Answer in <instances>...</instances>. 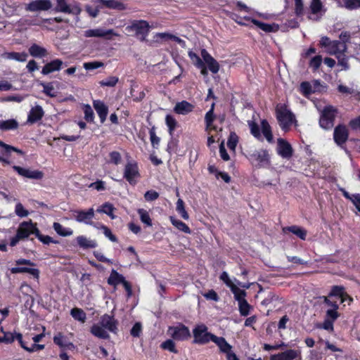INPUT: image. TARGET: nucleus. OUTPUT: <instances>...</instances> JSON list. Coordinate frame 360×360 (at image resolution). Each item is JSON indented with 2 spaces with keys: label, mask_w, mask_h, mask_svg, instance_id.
Segmentation results:
<instances>
[{
  "label": "nucleus",
  "mask_w": 360,
  "mask_h": 360,
  "mask_svg": "<svg viewBox=\"0 0 360 360\" xmlns=\"http://www.w3.org/2000/svg\"><path fill=\"white\" fill-rule=\"evenodd\" d=\"M214 103L212 104L211 108L205 115L206 129L210 135L207 139V145L210 146L214 142H220L219 153L221 159L225 160V140L222 139V122L224 117L215 118L214 115Z\"/></svg>",
  "instance_id": "nucleus-1"
},
{
  "label": "nucleus",
  "mask_w": 360,
  "mask_h": 360,
  "mask_svg": "<svg viewBox=\"0 0 360 360\" xmlns=\"http://www.w3.org/2000/svg\"><path fill=\"white\" fill-rule=\"evenodd\" d=\"M207 327L204 324L197 325L193 330V343L205 345L210 341L214 342L222 353H225V338L217 337L207 331Z\"/></svg>",
  "instance_id": "nucleus-2"
},
{
  "label": "nucleus",
  "mask_w": 360,
  "mask_h": 360,
  "mask_svg": "<svg viewBox=\"0 0 360 360\" xmlns=\"http://www.w3.org/2000/svg\"><path fill=\"white\" fill-rule=\"evenodd\" d=\"M276 117L280 127L285 132L289 131L292 125H297L295 115L285 105L276 106Z\"/></svg>",
  "instance_id": "nucleus-3"
},
{
  "label": "nucleus",
  "mask_w": 360,
  "mask_h": 360,
  "mask_svg": "<svg viewBox=\"0 0 360 360\" xmlns=\"http://www.w3.org/2000/svg\"><path fill=\"white\" fill-rule=\"evenodd\" d=\"M15 153L20 156H25V152L22 150L4 143L0 140V162L3 165H10L12 164V153Z\"/></svg>",
  "instance_id": "nucleus-4"
},
{
  "label": "nucleus",
  "mask_w": 360,
  "mask_h": 360,
  "mask_svg": "<svg viewBox=\"0 0 360 360\" xmlns=\"http://www.w3.org/2000/svg\"><path fill=\"white\" fill-rule=\"evenodd\" d=\"M141 176L138 162L131 160L124 165L123 178L131 186L137 184V179Z\"/></svg>",
  "instance_id": "nucleus-5"
},
{
  "label": "nucleus",
  "mask_w": 360,
  "mask_h": 360,
  "mask_svg": "<svg viewBox=\"0 0 360 360\" xmlns=\"http://www.w3.org/2000/svg\"><path fill=\"white\" fill-rule=\"evenodd\" d=\"M338 110L331 105L326 106L321 112L319 119L320 127L324 129H330L334 126V120Z\"/></svg>",
  "instance_id": "nucleus-6"
},
{
  "label": "nucleus",
  "mask_w": 360,
  "mask_h": 360,
  "mask_svg": "<svg viewBox=\"0 0 360 360\" xmlns=\"http://www.w3.org/2000/svg\"><path fill=\"white\" fill-rule=\"evenodd\" d=\"M226 286L230 288L231 292L234 295V298L237 302L245 298L246 292L244 289H248L249 288V285L242 283L237 280L233 281L229 278L227 276Z\"/></svg>",
  "instance_id": "nucleus-7"
},
{
  "label": "nucleus",
  "mask_w": 360,
  "mask_h": 360,
  "mask_svg": "<svg viewBox=\"0 0 360 360\" xmlns=\"http://www.w3.org/2000/svg\"><path fill=\"white\" fill-rule=\"evenodd\" d=\"M168 333L174 340L184 341L191 338V333L188 328L180 323L176 326H170Z\"/></svg>",
  "instance_id": "nucleus-8"
},
{
  "label": "nucleus",
  "mask_w": 360,
  "mask_h": 360,
  "mask_svg": "<svg viewBox=\"0 0 360 360\" xmlns=\"http://www.w3.org/2000/svg\"><path fill=\"white\" fill-rule=\"evenodd\" d=\"M131 30L135 31L136 36L143 41L146 39L149 33V23L143 20H134L129 26Z\"/></svg>",
  "instance_id": "nucleus-9"
},
{
  "label": "nucleus",
  "mask_w": 360,
  "mask_h": 360,
  "mask_svg": "<svg viewBox=\"0 0 360 360\" xmlns=\"http://www.w3.org/2000/svg\"><path fill=\"white\" fill-rule=\"evenodd\" d=\"M37 226L36 223H33L31 219L29 221H24L21 222L17 229L16 233L18 237L22 240L27 238L32 234H36L37 231Z\"/></svg>",
  "instance_id": "nucleus-10"
},
{
  "label": "nucleus",
  "mask_w": 360,
  "mask_h": 360,
  "mask_svg": "<svg viewBox=\"0 0 360 360\" xmlns=\"http://www.w3.org/2000/svg\"><path fill=\"white\" fill-rule=\"evenodd\" d=\"M56 6L55 11L68 14L79 15L82 12L79 3H75L72 5L68 4L67 0H56Z\"/></svg>",
  "instance_id": "nucleus-11"
},
{
  "label": "nucleus",
  "mask_w": 360,
  "mask_h": 360,
  "mask_svg": "<svg viewBox=\"0 0 360 360\" xmlns=\"http://www.w3.org/2000/svg\"><path fill=\"white\" fill-rule=\"evenodd\" d=\"M12 169L17 172L19 176L24 178L35 180H41L44 177V173L39 170H31L27 168H24L20 166L13 165Z\"/></svg>",
  "instance_id": "nucleus-12"
},
{
  "label": "nucleus",
  "mask_w": 360,
  "mask_h": 360,
  "mask_svg": "<svg viewBox=\"0 0 360 360\" xmlns=\"http://www.w3.org/2000/svg\"><path fill=\"white\" fill-rule=\"evenodd\" d=\"M94 210L93 207L87 210H76L74 211V217L79 223H84L88 225H94L92 221L94 217Z\"/></svg>",
  "instance_id": "nucleus-13"
},
{
  "label": "nucleus",
  "mask_w": 360,
  "mask_h": 360,
  "mask_svg": "<svg viewBox=\"0 0 360 360\" xmlns=\"http://www.w3.org/2000/svg\"><path fill=\"white\" fill-rule=\"evenodd\" d=\"M325 13V9L321 0H311L309 6L308 18L314 21L319 20Z\"/></svg>",
  "instance_id": "nucleus-14"
},
{
  "label": "nucleus",
  "mask_w": 360,
  "mask_h": 360,
  "mask_svg": "<svg viewBox=\"0 0 360 360\" xmlns=\"http://www.w3.org/2000/svg\"><path fill=\"white\" fill-rule=\"evenodd\" d=\"M270 360H302L301 351L299 349H287L283 352L271 355Z\"/></svg>",
  "instance_id": "nucleus-15"
},
{
  "label": "nucleus",
  "mask_w": 360,
  "mask_h": 360,
  "mask_svg": "<svg viewBox=\"0 0 360 360\" xmlns=\"http://www.w3.org/2000/svg\"><path fill=\"white\" fill-rule=\"evenodd\" d=\"M84 35L86 37H103L107 39H110L112 36H117V34L112 29L104 30L98 28L87 30L84 31Z\"/></svg>",
  "instance_id": "nucleus-16"
},
{
  "label": "nucleus",
  "mask_w": 360,
  "mask_h": 360,
  "mask_svg": "<svg viewBox=\"0 0 360 360\" xmlns=\"http://www.w3.org/2000/svg\"><path fill=\"white\" fill-rule=\"evenodd\" d=\"M99 323L110 332L117 334L118 332V321L114 318L113 316L105 314L101 317Z\"/></svg>",
  "instance_id": "nucleus-17"
},
{
  "label": "nucleus",
  "mask_w": 360,
  "mask_h": 360,
  "mask_svg": "<svg viewBox=\"0 0 360 360\" xmlns=\"http://www.w3.org/2000/svg\"><path fill=\"white\" fill-rule=\"evenodd\" d=\"M52 6L50 0H35L29 3L25 9L28 11L36 12L40 11H48Z\"/></svg>",
  "instance_id": "nucleus-18"
},
{
  "label": "nucleus",
  "mask_w": 360,
  "mask_h": 360,
  "mask_svg": "<svg viewBox=\"0 0 360 360\" xmlns=\"http://www.w3.org/2000/svg\"><path fill=\"white\" fill-rule=\"evenodd\" d=\"M94 4H98L100 8H108L117 11H124L126 6L119 0H93Z\"/></svg>",
  "instance_id": "nucleus-19"
},
{
  "label": "nucleus",
  "mask_w": 360,
  "mask_h": 360,
  "mask_svg": "<svg viewBox=\"0 0 360 360\" xmlns=\"http://www.w3.org/2000/svg\"><path fill=\"white\" fill-rule=\"evenodd\" d=\"M53 342L60 347V350H74L75 349V345L60 332L54 335Z\"/></svg>",
  "instance_id": "nucleus-20"
},
{
  "label": "nucleus",
  "mask_w": 360,
  "mask_h": 360,
  "mask_svg": "<svg viewBox=\"0 0 360 360\" xmlns=\"http://www.w3.org/2000/svg\"><path fill=\"white\" fill-rule=\"evenodd\" d=\"M201 56L206 67L207 66L213 74L218 72L219 70L218 62L205 49H202Z\"/></svg>",
  "instance_id": "nucleus-21"
},
{
  "label": "nucleus",
  "mask_w": 360,
  "mask_h": 360,
  "mask_svg": "<svg viewBox=\"0 0 360 360\" xmlns=\"http://www.w3.org/2000/svg\"><path fill=\"white\" fill-rule=\"evenodd\" d=\"M277 153L283 158L289 159L292 155V148L288 141L283 139H278Z\"/></svg>",
  "instance_id": "nucleus-22"
},
{
  "label": "nucleus",
  "mask_w": 360,
  "mask_h": 360,
  "mask_svg": "<svg viewBox=\"0 0 360 360\" xmlns=\"http://www.w3.org/2000/svg\"><path fill=\"white\" fill-rule=\"evenodd\" d=\"M93 107L100 118L101 123L103 124L108 114V105L103 101L94 100L93 101Z\"/></svg>",
  "instance_id": "nucleus-23"
},
{
  "label": "nucleus",
  "mask_w": 360,
  "mask_h": 360,
  "mask_svg": "<svg viewBox=\"0 0 360 360\" xmlns=\"http://www.w3.org/2000/svg\"><path fill=\"white\" fill-rule=\"evenodd\" d=\"M63 62L58 58L51 60L46 63L41 70V74L44 75H49L52 72L59 71L63 68Z\"/></svg>",
  "instance_id": "nucleus-24"
},
{
  "label": "nucleus",
  "mask_w": 360,
  "mask_h": 360,
  "mask_svg": "<svg viewBox=\"0 0 360 360\" xmlns=\"http://www.w3.org/2000/svg\"><path fill=\"white\" fill-rule=\"evenodd\" d=\"M347 50V46L345 43H342L338 40H334L329 49H326V51L329 55L335 56V57H337L343 53H346Z\"/></svg>",
  "instance_id": "nucleus-25"
},
{
  "label": "nucleus",
  "mask_w": 360,
  "mask_h": 360,
  "mask_svg": "<svg viewBox=\"0 0 360 360\" xmlns=\"http://www.w3.org/2000/svg\"><path fill=\"white\" fill-rule=\"evenodd\" d=\"M44 112L41 106L36 105L32 107L30 110L27 116V122L34 124L41 120L44 117Z\"/></svg>",
  "instance_id": "nucleus-26"
},
{
  "label": "nucleus",
  "mask_w": 360,
  "mask_h": 360,
  "mask_svg": "<svg viewBox=\"0 0 360 360\" xmlns=\"http://www.w3.org/2000/svg\"><path fill=\"white\" fill-rule=\"evenodd\" d=\"M334 140L338 145L344 143L348 138L347 129L344 125H338L334 130Z\"/></svg>",
  "instance_id": "nucleus-27"
},
{
  "label": "nucleus",
  "mask_w": 360,
  "mask_h": 360,
  "mask_svg": "<svg viewBox=\"0 0 360 360\" xmlns=\"http://www.w3.org/2000/svg\"><path fill=\"white\" fill-rule=\"evenodd\" d=\"M194 105L187 101H182L176 103L174 112L178 115H187L193 110Z\"/></svg>",
  "instance_id": "nucleus-28"
},
{
  "label": "nucleus",
  "mask_w": 360,
  "mask_h": 360,
  "mask_svg": "<svg viewBox=\"0 0 360 360\" xmlns=\"http://www.w3.org/2000/svg\"><path fill=\"white\" fill-rule=\"evenodd\" d=\"M125 278L123 275L118 273L116 270L112 269L108 278L107 283L108 285L115 288L118 285L122 284Z\"/></svg>",
  "instance_id": "nucleus-29"
},
{
  "label": "nucleus",
  "mask_w": 360,
  "mask_h": 360,
  "mask_svg": "<svg viewBox=\"0 0 360 360\" xmlns=\"http://www.w3.org/2000/svg\"><path fill=\"white\" fill-rule=\"evenodd\" d=\"M29 53L34 58H44L47 56L48 51L46 49L37 44H32L29 49Z\"/></svg>",
  "instance_id": "nucleus-30"
},
{
  "label": "nucleus",
  "mask_w": 360,
  "mask_h": 360,
  "mask_svg": "<svg viewBox=\"0 0 360 360\" xmlns=\"http://www.w3.org/2000/svg\"><path fill=\"white\" fill-rule=\"evenodd\" d=\"M252 156L257 162V165L259 167H264L268 165L269 163V156L268 152L264 150H259L255 152Z\"/></svg>",
  "instance_id": "nucleus-31"
},
{
  "label": "nucleus",
  "mask_w": 360,
  "mask_h": 360,
  "mask_svg": "<svg viewBox=\"0 0 360 360\" xmlns=\"http://www.w3.org/2000/svg\"><path fill=\"white\" fill-rule=\"evenodd\" d=\"M138 88V84L135 81L131 80L129 94L133 101L135 102L141 101L146 96L145 92L143 91H141L139 92L136 91V89Z\"/></svg>",
  "instance_id": "nucleus-32"
},
{
  "label": "nucleus",
  "mask_w": 360,
  "mask_h": 360,
  "mask_svg": "<svg viewBox=\"0 0 360 360\" xmlns=\"http://www.w3.org/2000/svg\"><path fill=\"white\" fill-rule=\"evenodd\" d=\"M245 19L246 20H250L255 25L266 32H276L278 30V26L275 24L264 23L255 19H251L250 18H245Z\"/></svg>",
  "instance_id": "nucleus-33"
},
{
  "label": "nucleus",
  "mask_w": 360,
  "mask_h": 360,
  "mask_svg": "<svg viewBox=\"0 0 360 360\" xmlns=\"http://www.w3.org/2000/svg\"><path fill=\"white\" fill-rule=\"evenodd\" d=\"M76 240L77 245L84 250L89 248H95L98 246V244L96 240L88 239L84 236H79L77 237Z\"/></svg>",
  "instance_id": "nucleus-34"
},
{
  "label": "nucleus",
  "mask_w": 360,
  "mask_h": 360,
  "mask_svg": "<svg viewBox=\"0 0 360 360\" xmlns=\"http://www.w3.org/2000/svg\"><path fill=\"white\" fill-rule=\"evenodd\" d=\"M332 296L339 297L341 299V302H345L346 301V297H348L349 302L353 301V299L344 291V288L341 286L333 287L328 295V297Z\"/></svg>",
  "instance_id": "nucleus-35"
},
{
  "label": "nucleus",
  "mask_w": 360,
  "mask_h": 360,
  "mask_svg": "<svg viewBox=\"0 0 360 360\" xmlns=\"http://www.w3.org/2000/svg\"><path fill=\"white\" fill-rule=\"evenodd\" d=\"M11 274H20V273H27L33 276L36 278H39V271L37 269L29 268V267H22V266H16L12 267L10 269Z\"/></svg>",
  "instance_id": "nucleus-36"
},
{
  "label": "nucleus",
  "mask_w": 360,
  "mask_h": 360,
  "mask_svg": "<svg viewBox=\"0 0 360 360\" xmlns=\"http://www.w3.org/2000/svg\"><path fill=\"white\" fill-rule=\"evenodd\" d=\"M90 331L94 336L101 339L106 340L110 337L108 332L101 324L100 326L98 324H94L91 327Z\"/></svg>",
  "instance_id": "nucleus-37"
},
{
  "label": "nucleus",
  "mask_w": 360,
  "mask_h": 360,
  "mask_svg": "<svg viewBox=\"0 0 360 360\" xmlns=\"http://www.w3.org/2000/svg\"><path fill=\"white\" fill-rule=\"evenodd\" d=\"M169 221L172 224L175 226L178 230L185 233H191V229L188 227L187 224H186L182 221L176 219L174 217H169Z\"/></svg>",
  "instance_id": "nucleus-38"
},
{
  "label": "nucleus",
  "mask_w": 360,
  "mask_h": 360,
  "mask_svg": "<svg viewBox=\"0 0 360 360\" xmlns=\"http://www.w3.org/2000/svg\"><path fill=\"white\" fill-rule=\"evenodd\" d=\"M283 231H289L296 235L298 238L302 240H305L307 236V231L297 226H291L283 229Z\"/></svg>",
  "instance_id": "nucleus-39"
},
{
  "label": "nucleus",
  "mask_w": 360,
  "mask_h": 360,
  "mask_svg": "<svg viewBox=\"0 0 360 360\" xmlns=\"http://www.w3.org/2000/svg\"><path fill=\"white\" fill-rule=\"evenodd\" d=\"M262 131L268 142H273V134L271 131V126L266 120L261 121Z\"/></svg>",
  "instance_id": "nucleus-40"
},
{
  "label": "nucleus",
  "mask_w": 360,
  "mask_h": 360,
  "mask_svg": "<svg viewBox=\"0 0 360 360\" xmlns=\"http://www.w3.org/2000/svg\"><path fill=\"white\" fill-rule=\"evenodd\" d=\"M18 127V122L14 119L0 120V129L3 131L13 130Z\"/></svg>",
  "instance_id": "nucleus-41"
},
{
  "label": "nucleus",
  "mask_w": 360,
  "mask_h": 360,
  "mask_svg": "<svg viewBox=\"0 0 360 360\" xmlns=\"http://www.w3.org/2000/svg\"><path fill=\"white\" fill-rule=\"evenodd\" d=\"M53 228L55 230V231L61 236H70L73 233V231L71 229L65 228L58 222H54Z\"/></svg>",
  "instance_id": "nucleus-42"
},
{
  "label": "nucleus",
  "mask_w": 360,
  "mask_h": 360,
  "mask_svg": "<svg viewBox=\"0 0 360 360\" xmlns=\"http://www.w3.org/2000/svg\"><path fill=\"white\" fill-rule=\"evenodd\" d=\"M165 124L168 127L169 134L171 136H173L174 131L178 125L176 120L172 115H167L165 117Z\"/></svg>",
  "instance_id": "nucleus-43"
},
{
  "label": "nucleus",
  "mask_w": 360,
  "mask_h": 360,
  "mask_svg": "<svg viewBox=\"0 0 360 360\" xmlns=\"http://www.w3.org/2000/svg\"><path fill=\"white\" fill-rule=\"evenodd\" d=\"M40 85L43 87L42 92L47 96L54 98L57 96V92L55 91V88L53 86V82H41Z\"/></svg>",
  "instance_id": "nucleus-44"
},
{
  "label": "nucleus",
  "mask_w": 360,
  "mask_h": 360,
  "mask_svg": "<svg viewBox=\"0 0 360 360\" xmlns=\"http://www.w3.org/2000/svg\"><path fill=\"white\" fill-rule=\"evenodd\" d=\"M238 304L240 314L243 316H248L252 309V307L248 304L245 298L238 301Z\"/></svg>",
  "instance_id": "nucleus-45"
},
{
  "label": "nucleus",
  "mask_w": 360,
  "mask_h": 360,
  "mask_svg": "<svg viewBox=\"0 0 360 360\" xmlns=\"http://www.w3.org/2000/svg\"><path fill=\"white\" fill-rule=\"evenodd\" d=\"M340 6L347 10H356L360 8V0H343L340 2Z\"/></svg>",
  "instance_id": "nucleus-46"
},
{
  "label": "nucleus",
  "mask_w": 360,
  "mask_h": 360,
  "mask_svg": "<svg viewBox=\"0 0 360 360\" xmlns=\"http://www.w3.org/2000/svg\"><path fill=\"white\" fill-rule=\"evenodd\" d=\"M115 210V207L110 202L103 203L101 207L97 209V212L99 213H105L108 215L111 219L115 218V215L113 214V212Z\"/></svg>",
  "instance_id": "nucleus-47"
},
{
  "label": "nucleus",
  "mask_w": 360,
  "mask_h": 360,
  "mask_svg": "<svg viewBox=\"0 0 360 360\" xmlns=\"http://www.w3.org/2000/svg\"><path fill=\"white\" fill-rule=\"evenodd\" d=\"M137 212L140 217V220L142 223L148 226L153 225L152 219L150 217L148 212L143 208L138 209Z\"/></svg>",
  "instance_id": "nucleus-48"
},
{
  "label": "nucleus",
  "mask_w": 360,
  "mask_h": 360,
  "mask_svg": "<svg viewBox=\"0 0 360 360\" xmlns=\"http://www.w3.org/2000/svg\"><path fill=\"white\" fill-rule=\"evenodd\" d=\"M71 316L75 319L82 323L85 322L86 319V313L80 308L75 307L70 311Z\"/></svg>",
  "instance_id": "nucleus-49"
},
{
  "label": "nucleus",
  "mask_w": 360,
  "mask_h": 360,
  "mask_svg": "<svg viewBox=\"0 0 360 360\" xmlns=\"http://www.w3.org/2000/svg\"><path fill=\"white\" fill-rule=\"evenodd\" d=\"M28 55L25 52H9L7 53V58L8 59L15 60L19 62H25L27 60Z\"/></svg>",
  "instance_id": "nucleus-50"
},
{
  "label": "nucleus",
  "mask_w": 360,
  "mask_h": 360,
  "mask_svg": "<svg viewBox=\"0 0 360 360\" xmlns=\"http://www.w3.org/2000/svg\"><path fill=\"white\" fill-rule=\"evenodd\" d=\"M248 124L250 127L251 134L258 140H262V137L257 124L254 120H248Z\"/></svg>",
  "instance_id": "nucleus-51"
},
{
  "label": "nucleus",
  "mask_w": 360,
  "mask_h": 360,
  "mask_svg": "<svg viewBox=\"0 0 360 360\" xmlns=\"http://www.w3.org/2000/svg\"><path fill=\"white\" fill-rule=\"evenodd\" d=\"M162 349L168 350L174 354H178L179 351L176 348L175 342L172 339H167L160 345Z\"/></svg>",
  "instance_id": "nucleus-52"
},
{
  "label": "nucleus",
  "mask_w": 360,
  "mask_h": 360,
  "mask_svg": "<svg viewBox=\"0 0 360 360\" xmlns=\"http://www.w3.org/2000/svg\"><path fill=\"white\" fill-rule=\"evenodd\" d=\"M83 111L84 113V120L89 123L94 122V112L89 104L83 105Z\"/></svg>",
  "instance_id": "nucleus-53"
},
{
  "label": "nucleus",
  "mask_w": 360,
  "mask_h": 360,
  "mask_svg": "<svg viewBox=\"0 0 360 360\" xmlns=\"http://www.w3.org/2000/svg\"><path fill=\"white\" fill-rule=\"evenodd\" d=\"M176 212L180 214V216L185 220L188 219L189 215L186 212L184 206V202L182 199L179 198L176 202Z\"/></svg>",
  "instance_id": "nucleus-54"
},
{
  "label": "nucleus",
  "mask_w": 360,
  "mask_h": 360,
  "mask_svg": "<svg viewBox=\"0 0 360 360\" xmlns=\"http://www.w3.org/2000/svg\"><path fill=\"white\" fill-rule=\"evenodd\" d=\"M238 141L239 138L238 135L234 132H231L229 136L226 145L233 153H235L236 147L238 143Z\"/></svg>",
  "instance_id": "nucleus-55"
},
{
  "label": "nucleus",
  "mask_w": 360,
  "mask_h": 360,
  "mask_svg": "<svg viewBox=\"0 0 360 360\" xmlns=\"http://www.w3.org/2000/svg\"><path fill=\"white\" fill-rule=\"evenodd\" d=\"M119 82V78L116 76L108 77L99 82L101 86L114 87Z\"/></svg>",
  "instance_id": "nucleus-56"
},
{
  "label": "nucleus",
  "mask_w": 360,
  "mask_h": 360,
  "mask_svg": "<svg viewBox=\"0 0 360 360\" xmlns=\"http://www.w3.org/2000/svg\"><path fill=\"white\" fill-rule=\"evenodd\" d=\"M322 60L321 56H314L310 59L309 65L314 71H316L321 66Z\"/></svg>",
  "instance_id": "nucleus-57"
},
{
  "label": "nucleus",
  "mask_w": 360,
  "mask_h": 360,
  "mask_svg": "<svg viewBox=\"0 0 360 360\" xmlns=\"http://www.w3.org/2000/svg\"><path fill=\"white\" fill-rule=\"evenodd\" d=\"M336 58L338 59V64L342 67V70H348L349 69V57L345 55V53L339 55Z\"/></svg>",
  "instance_id": "nucleus-58"
},
{
  "label": "nucleus",
  "mask_w": 360,
  "mask_h": 360,
  "mask_svg": "<svg viewBox=\"0 0 360 360\" xmlns=\"http://www.w3.org/2000/svg\"><path fill=\"white\" fill-rule=\"evenodd\" d=\"M109 163L117 165L121 163L122 156L118 151H112L109 153Z\"/></svg>",
  "instance_id": "nucleus-59"
},
{
  "label": "nucleus",
  "mask_w": 360,
  "mask_h": 360,
  "mask_svg": "<svg viewBox=\"0 0 360 360\" xmlns=\"http://www.w3.org/2000/svg\"><path fill=\"white\" fill-rule=\"evenodd\" d=\"M35 236L44 244L49 245L51 243H56V241L53 240L51 236L42 235L39 229L36 231Z\"/></svg>",
  "instance_id": "nucleus-60"
},
{
  "label": "nucleus",
  "mask_w": 360,
  "mask_h": 360,
  "mask_svg": "<svg viewBox=\"0 0 360 360\" xmlns=\"http://www.w3.org/2000/svg\"><path fill=\"white\" fill-rule=\"evenodd\" d=\"M149 134L152 146L154 148H157L159 146L160 139L158 136H156L155 127H153L151 129H150Z\"/></svg>",
  "instance_id": "nucleus-61"
},
{
  "label": "nucleus",
  "mask_w": 360,
  "mask_h": 360,
  "mask_svg": "<svg viewBox=\"0 0 360 360\" xmlns=\"http://www.w3.org/2000/svg\"><path fill=\"white\" fill-rule=\"evenodd\" d=\"M240 98V96L238 94H237L236 96H232V97L231 98L230 112L233 115H235V110H236V107H240V108L241 107V103L239 102Z\"/></svg>",
  "instance_id": "nucleus-62"
},
{
  "label": "nucleus",
  "mask_w": 360,
  "mask_h": 360,
  "mask_svg": "<svg viewBox=\"0 0 360 360\" xmlns=\"http://www.w3.org/2000/svg\"><path fill=\"white\" fill-rule=\"evenodd\" d=\"M142 333V325L140 322H136L133 326L132 328L130 330V334L134 338L140 337Z\"/></svg>",
  "instance_id": "nucleus-63"
},
{
  "label": "nucleus",
  "mask_w": 360,
  "mask_h": 360,
  "mask_svg": "<svg viewBox=\"0 0 360 360\" xmlns=\"http://www.w3.org/2000/svg\"><path fill=\"white\" fill-rule=\"evenodd\" d=\"M15 212L20 217H25L29 214V212L25 209L20 202H18L15 205Z\"/></svg>",
  "instance_id": "nucleus-64"
}]
</instances>
